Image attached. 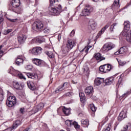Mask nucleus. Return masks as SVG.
I'll use <instances>...</instances> for the list:
<instances>
[{
  "mask_svg": "<svg viewBox=\"0 0 131 131\" xmlns=\"http://www.w3.org/2000/svg\"><path fill=\"white\" fill-rule=\"evenodd\" d=\"M103 131H110V128L108 126L106 129H104Z\"/></svg>",
  "mask_w": 131,
  "mask_h": 131,
  "instance_id": "13d9d810",
  "label": "nucleus"
},
{
  "mask_svg": "<svg viewBox=\"0 0 131 131\" xmlns=\"http://www.w3.org/2000/svg\"><path fill=\"white\" fill-rule=\"evenodd\" d=\"M119 54H120V49L115 53V55H119Z\"/></svg>",
  "mask_w": 131,
  "mask_h": 131,
  "instance_id": "6e6d98bb",
  "label": "nucleus"
},
{
  "mask_svg": "<svg viewBox=\"0 0 131 131\" xmlns=\"http://www.w3.org/2000/svg\"><path fill=\"white\" fill-rule=\"evenodd\" d=\"M93 93H94V88L92 86H88L85 89V94L87 95H93Z\"/></svg>",
  "mask_w": 131,
  "mask_h": 131,
  "instance_id": "f3484780",
  "label": "nucleus"
},
{
  "mask_svg": "<svg viewBox=\"0 0 131 131\" xmlns=\"http://www.w3.org/2000/svg\"><path fill=\"white\" fill-rule=\"evenodd\" d=\"M75 45V42H74V40L72 39H69L67 41V43L66 44V46L69 48L71 50H72L73 49V47H74Z\"/></svg>",
  "mask_w": 131,
  "mask_h": 131,
  "instance_id": "ddd939ff",
  "label": "nucleus"
},
{
  "mask_svg": "<svg viewBox=\"0 0 131 131\" xmlns=\"http://www.w3.org/2000/svg\"><path fill=\"white\" fill-rule=\"evenodd\" d=\"M105 81V79L103 78H96L95 79L94 83L96 85H100L101 83H103Z\"/></svg>",
  "mask_w": 131,
  "mask_h": 131,
  "instance_id": "dca6fc26",
  "label": "nucleus"
},
{
  "mask_svg": "<svg viewBox=\"0 0 131 131\" xmlns=\"http://www.w3.org/2000/svg\"><path fill=\"white\" fill-rule=\"evenodd\" d=\"M3 34L5 35H7V34H9V32H8V31L7 30H5L3 32Z\"/></svg>",
  "mask_w": 131,
  "mask_h": 131,
  "instance_id": "864d4df0",
  "label": "nucleus"
},
{
  "mask_svg": "<svg viewBox=\"0 0 131 131\" xmlns=\"http://www.w3.org/2000/svg\"><path fill=\"white\" fill-rule=\"evenodd\" d=\"M117 26V23H114L113 25L111 26V27L110 28V31L111 32H113L114 31V29H115V27Z\"/></svg>",
  "mask_w": 131,
  "mask_h": 131,
  "instance_id": "7c9ffc66",
  "label": "nucleus"
},
{
  "mask_svg": "<svg viewBox=\"0 0 131 131\" xmlns=\"http://www.w3.org/2000/svg\"><path fill=\"white\" fill-rule=\"evenodd\" d=\"M50 29L49 28H45L43 27V29L42 30L44 33H50Z\"/></svg>",
  "mask_w": 131,
  "mask_h": 131,
  "instance_id": "f704fd0d",
  "label": "nucleus"
},
{
  "mask_svg": "<svg viewBox=\"0 0 131 131\" xmlns=\"http://www.w3.org/2000/svg\"><path fill=\"white\" fill-rule=\"evenodd\" d=\"M113 81H114V78L111 77V78H110L108 79H106L105 80V83L107 85H110V84H111V83H113Z\"/></svg>",
  "mask_w": 131,
  "mask_h": 131,
  "instance_id": "cd10ccee",
  "label": "nucleus"
},
{
  "mask_svg": "<svg viewBox=\"0 0 131 131\" xmlns=\"http://www.w3.org/2000/svg\"><path fill=\"white\" fill-rule=\"evenodd\" d=\"M74 34H75V30H73L70 33V36L72 37L73 36H74Z\"/></svg>",
  "mask_w": 131,
  "mask_h": 131,
  "instance_id": "09e8293b",
  "label": "nucleus"
},
{
  "mask_svg": "<svg viewBox=\"0 0 131 131\" xmlns=\"http://www.w3.org/2000/svg\"><path fill=\"white\" fill-rule=\"evenodd\" d=\"M126 113H127V108L124 107L122 111L121 112L119 117H118V120L121 121V120L124 119V118H126V117H127Z\"/></svg>",
  "mask_w": 131,
  "mask_h": 131,
  "instance_id": "9d476101",
  "label": "nucleus"
},
{
  "mask_svg": "<svg viewBox=\"0 0 131 131\" xmlns=\"http://www.w3.org/2000/svg\"><path fill=\"white\" fill-rule=\"evenodd\" d=\"M42 52V48L40 47H36L33 48L32 50H30V53H31V54L35 56H38V55H40Z\"/></svg>",
  "mask_w": 131,
  "mask_h": 131,
  "instance_id": "1a4fd4ad",
  "label": "nucleus"
},
{
  "mask_svg": "<svg viewBox=\"0 0 131 131\" xmlns=\"http://www.w3.org/2000/svg\"><path fill=\"white\" fill-rule=\"evenodd\" d=\"M25 69L27 70H31V69H32V66H31V65H28V66L25 67Z\"/></svg>",
  "mask_w": 131,
  "mask_h": 131,
  "instance_id": "c03bdc74",
  "label": "nucleus"
},
{
  "mask_svg": "<svg viewBox=\"0 0 131 131\" xmlns=\"http://www.w3.org/2000/svg\"><path fill=\"white\" fill-rule=\"evenodd\" d=\"M16 103H17V99L15 96L10 95L7 98L6 104L8 107H13Z\"/></svg>",
  "mask_w": 131,
  "mask_h": 131,
  "instance_id": "20e7f679",
  "label": "nucleus"
},
{
  "mask_svg": "<svg viewBox=\"0 0 131 131\" xmlns=\"http://www.w3.org/2000/svg\"><path fill=\"white\" fill-rule=\"evenodd\" d=\"M62 112L67 116L69 115L70 114V108H67L64 106L62 108Z\"/></svg>",
  "mask_w": 131,
  "mask_h": 131,
  "instance_id": "a878e982",
  "label": "nucleus"
},
{
  "mask_svg": "<svg viewBox=\"0 0 131 131\" xmlns=\"http://www.w3.org/2000/svg\"><path fill=\"white\" fill-rule=\"evenodd\" d=\"M91 48H92V46H88V47H85L81 51H80V53H83V54H84V56H86V55H88L89 50L90 49H91Z\"/></svg>",
  "mask_w": 131,
  "mask_h": 131,
  "instance_id": "b1692460",
  "label": "nucleus"
},
{
  "mask_svg": "<svg viewBox=\"0 0 131 131\" xmlns=\"http://www.w3.org/2000/svg\"><path fill=\"white\" fill-rule=\"evenodd\" d=\"M66 124L68 126H71V125H74L75 128H79V125L76 121L72 122V120H67L65 122Z\"/></svg>",
  "mask_w": 131,
  "mask_h": 131,
  "instance_id": "9b49d317",
  "label": "nucleus"
},
{
  "mask_svg": "<svg viewBox=\"0 0 131 131\" xmlns=\"http://www.w3.org/2000/svg\"><path fill=\"white\" fill-rule=\"evenodd\" d=\"M61 37H62V35H61V34H59L58 35V40H59V41L61 40Z\"/></svg>",
  "mask_w": 131,
  "mask_h": 131,
  "instance_id": "603ef678",
  "label": "nucleus"
},
{
  "mask_svg": "<svg viewBox=\"0 0 131 131\" xmlns=\"http://www.w3.org/2000/svg\"><path fill=\"white\" fill-rule=\"evenodd\" d=\"M3 49V45L0 46V50H2Z\"/></svg>",
  "mask_w": 131,
  "mask_h": 131,
  "instance_id": "338daca9",
  "label": "nucleus"
},
{
  "mask_svg": "<svg viewBox=\"0 0 131 131\" xmlns=\"http://www.w3.org/2000/svg\"><path fill=\"white\" fill-rule=\"evenodd\" d=\"M72 83H76V82H74V81H72Z\"/></svg>",
  "mask_w": 131,
  "mask_h": 131,
  "instance_id": "774afa93",
  "label": "nucleus"
},
{
  "mask_svg": "<svg viewBox=\"0 0 131 131\" xmlns=\"http://www.w3.org/2000/svg\"><path fill=\"white\" fill-rule=\"evenodd\" d=\"M112 66L110 64H106L99 67V71L102 73H107L111 71Z\"/></svg>",
  "mask_w": 131,
  "mask_h": 131,
  "instance_id": "0eeeda50",
  "label": "nucleus"
},
{
  "mask_svg": "<svg viewBox=\"0 0 131 131\" xmlns=\"http://www.w3.org/2000/svg\"><path fill=\"white\" fill-rule=\"evenodd\" d=\"M14 85H15L16 89H18L20 86V85L19 84V83L18 82H15L14 83Z\"/></svg>",
  "mask_w": 131,
  "mask_h": 131,
  "instance_id": "de8ad7c7",
  "label": "nucleus"
},
{
  "mask_svg": "<svg viewBox=\"0 0 131 131\" xmlns=\"http://www.w3.org/2000/svg\"><path fill=\"white\" fill-rule=\"evenodd\" d=\"M61 52L62 54H68L70 50H71L69 47H68L67 45H63L61 47Z\"/></svg>",
  "mask_w": 131,
  "mask_h": 131,
  "instance_id": "4468645a",
  "label": "nucleus"
},
{
  "mask_svg": "<svg viewBox=\"0 0 131 131\" xmlns=\"http://www.w3.org/2000/svg\"><path fill=\"white\" fill-rule=\"evenodd\" d=\"M32 28L34 30L42 31L43 30V23L40 20L36 21L33 23Z\"/></svg>",
  "mask_w": 131,
  "mask_h": 131,
  "instance_id": "f03ea898",
  "label": "nucleus"
},
{
  "mask_svg": "<svg viewBox=\"0 0 131 131\" xmlns=\"http://www.w3.org/2000/svg\"><path fill=\"white\" fill-rule=\"evenodd\" d=\"M128 95H129V92L126 91L125 93H124V94L122 95V96H121V98H124V99H125V98H126V97H127Z\"/></svg>",
  "mask_w": 131,
  "mask_h": 131,
  "instance_id": "4c0bfd02",
  "label": "nucleus"
},
{
  "mask_svg": "<svg viewBox=\"0 0 131 131\" xmlns=\"http://www.w3.org/2000/svg\"><path fill=\"white\" fill-rule=\"evenodd\" d=\"M127 71L129 72H131V67L127 69Z\"/></svg>",
  "mask_w": 131,
  "mask_h": 131,
  "instance_id": "0e129e2a",
  "label": "nucleus"
},
{
  "mask_svg": "<svg viewBox=\"0 0 131 131\" xmlns=\"http://www.w3.org/2000/svg\"><path fill=\"white\" fill-rule=\"evenodd\" d=\"M109 28V25H106L103 28L106 30Z\"/></svg>",
  "mask_w": 131,
  "mask_h": 131,
  "instance_id": "5fc2aeb1",
  "label": "nucleus"
},
{
  "mask_svg": "<svg viewBox=\"0 0 131 131\" xmlns=\"http://www.w3.org/2000/svg\"><path fill=\"white\" fill-rule=\"evenodd\" d=\"M19 111L21 113H23V112H24V108H20Z\"/></svg>",
  "mask_w": 131,
  "mask_h": 131,
  "instance_id": "4d7b16f0",
  "label": "nucleus"
},
{
  "mask_svg": "<svg viewBox=\"0 0 131 131\" xmlns=\"http://www.w3.org/2000/svg\"><path fill=\"white\" fill-rule=\"evenodd\" d=\"M4 21V17L3 16V15L0 14V24Z\"/></svg>",
  "mask_w": 131,
  "mask_h": 131,
  "instance_id": "8fccbe9b",
  "label": "nucleus"
},
{
  "mask_svg": "<svg viewBox=\"0 0 131 131\" xmlns=\"http://www.w3.org/2000/svg\"><path fill=\"white\" fill-rule=\"evenodd\" d=\"M45 54H46V55H47V56H48L49 58H51V59H53V58L55 57V56L54 55V54H53V52L51 51H46L45 52Z\"/></svg>",
  "mask_w": 131,
  "mask_h": 131,
  "instance_id": "c756f323",
  "label": "nucleus"
},
{
  "mask_svg": "<svg viewBox=\"0 0 131 131\" xmlns=\"http://www.w3.org/2000/svg\"><path fill=\"white\" fill-rule=\"evenodd\" d=\"M84 73L86 75L90 74V71H89V68H86V69H84Z\"/></svg>",
  "mask_w": 131,
  "mask_h": 131,
  "instance_id": "a19ab883",
  "label": "nucleus"
},
{
  "mask_svg": "<svg viewBox=\"0 0 131 131\" xmlns=\"http://www.w3.org/2000/svg\"><path fill=\"white\" fill-rule=\"evenodd\" d=\"M49 11L54 16H58L62 12V6L58 5L57 7H50Z\"/></svg>",
  "mask_w": 131,
  "mask_h": 131,
  "instance_id": "39448f33",
  "label": "nucleus"
},
{
  "mask_svg": "<svg viewBox=\"0 0 131 131\" xmlns=\"http://www.w3.org/2000/svg\"><path fill=\"white\" fill-rule=\"evenodd\" d=\"M15 63L17 65L19 66V65H22L23 64V59L22 58L21 56H19L17 57Z\"/></svg>",
  "mask_w": 131,
  "mask_h": 131,
  "instance_id": "5701e85b",
  "label": "nucleus"
},
{
  "mask_svg": "<svg viewBox=\"0 0 131 131\" xmlns=\"http://www.w3.org/2000/svg\"><path fill=\"white\" fill-rule=\"evenodd\" d=\"M79 96L80 97L81 102L84 103L85 101V96L84 95V93L83 92H81L79 94Z\"/></svg>",
  "mask_w": 131,
  "mask_h": 131,
  "instance_id": "bb28decb",
  "label": "nucleus"
},
{
  "mask_svg": "<svg viewBox=\"0 0 131 131\" xmlns=\"http://www.w3.org/2000/svg\"><path fill=\"white\" fill-rule=\"evenodd\" d=\"M105 31H106V30L103 28L98 33V36H101V34H103Z\"/></svg>",
  "mask_w": 131,
  "mask_h": 131,
  "instance_id": "58836bf2",
  "label": "nucleus"
},
{
  "mask_svg": "<svg viewBox=\"0 0 131 131\" xmlns=\"http://www.w3.org/2000/svg\"><path fill=\"white\" fill-rule=\"evenodd\" d=\"M27 85L31 91H35L36 90V87L33 81H28L27 82Z\"/></svg>",
  "mask_w": 131,
  "mask_h": 131,
  "instance_id": "2eb2a0df",
  "label": "nucleus"
},
{
  "mask_svg": "<svg viewBox=\"0 0 131 131\" xmlns=\"http://www.w3.org/2000/svg\"><path fill=\"white\" fill-rule=\"evenodd\" d=\"M11 6L9 8L10 11H15L16 8H18L20 5V0H12L11 3Z\"/></svg>",
  "mask_w": 131,
  "mask_h": 131,
  "instance_id": "6e6552de",
  "label": "nucleus"
},
{
  "mask_svg": "<svg viewBox=\"0 0 131 131\" xmlns=\"http://www.w3.org/2000/svg\"><path fill=\"white\" fill-rule=\"evenodd\" d=\"M81 123L84 127H88L89 126V125L90 123H89V120L88 119H85V120H82L81 121Z\"/></svg>",
  "mask_w": 131,
  "mask_h": 131,
  "instance_id": "c85d7f7f",
  "label": "nucleus"
},
{
  "mask_svg": "<svg viewBox=\"0 0 131 131\" xmlns=\"http://www.w3.org/2000/svg\"><path fill=\"white\" fill-rule=\"evenodd\" d=\"M26 75L29 78H31L32 79H37V78H38V76L36 74L27 73Z\"/></svg>",
  "mask_w": 131,
  "mask_h": 131,
  "instance_id": "4be33fe9",
  "label": "nucleus"
},
{
  "mask_svg": "<svg viewBox=\"0 0 131 131\" xmlns=\"http://www.w3.org/2000/svg\"><path fill=\"white\" fill-rule=\"evenodd\" d=\"M96 26H97V25H96V24H95V23H94L93 24H92V25H91V27L92 29H93V30L94 29H95V28H96Z\"/></svg>",
  "mask_w": 131,
  "mask_h": 131,
  "instance_id": "49530a36",
  "label": "nucleus"
},
{
  "mask_svg": "<svg viewBox=\"0 0 131 131\" xmlns=\"http://www.w3.org/2000/svg\"><path fill=\"white\" fill-rule=\"evenodd\" d=\"M18 76L20 79H25V80L26 79V78L22 74H18Z\"/></svg>",
  "mask_w": 131,
  "mask_h": 131,
  "instance_id": "37998d69",
  "label": "nucleus"
},
{
  "mask_svg": "<svg viewBox=\"0 0 131 131\" xmlns=\"http://www.w3.org/2000/svg\"><path fill=\"white\" fill-rule=\"evenodd\" d=\"M0 54H4V51L0 50Z\"/></svg>",
  "mask_w": 131,
  "mask_h": 131,
  "instance_id": "69168bd1",
  "label": "nucleus"
},
{
  "mask_svg": "<svg viewBox=\"0 0 131 131\" xmlns=\"http://www.w3.org/2000/svg\"><path fill=\"white\" fill-rule=\"evenodd\" d=\"M32 62L34 64H35V65H37V66L41 67V66L42 65L43 61L41 59H37V58H34L32 60Z\"/></svg>",
  "mask_w": 131,
  "mask_h": 131,
  "instance_id": "412c9836",
  "label": "nucleus"
},
{
  "mask_svg": "<svg viewBox=\"0 0 131 131\" xmlns=\"http://www.w3.org/2000/svg\"><path fill=\"white\" fill-rule=\"evenodd\" d=\"M50 5L51 6H53L54 4H58V0H49Z\"/></svg>",
  "mask_w": 131,
  "mask_h": 131,
  "instance_id": "e433bc0d",
  "label": "nucleus"
},
{
  "mask_svg": "<svg viewBox=\"0 0 131 131\" xmlns=\"http://www.w3.org/2000/svg\"><path fill=\"white\" fill-rule=\"evenodd\" d=\"M4 100V94H3V91L1 90L0 91V102L3 101Z\"/></svg>",
  "mask_w": 131,
  "mask_h": 131,
  "instance_id": "ea45409f",
  "label": "nucleus"
},
{
  "mask_svg": "<svg viewBox=\"0 0 131 131\" xmlns=\"http://www.w3.org/2000/svg\"><path fill=\"white\" fill-rule=\"evenodd\" d=\"M46 41V39L40 37L37 38V42H39V43H42V42H45Z\"/></svg>",
  "mask_w": 131,
  "mask_h": 131,
  "instance_id": "473e14b6",
  "label": "nucleus"
},
{
  "mask_svg": "<svg viewBox=\"0 0 131 131\" xmlns=\"http://www.w3.org/2000/svg\"><path fill=\"white\" fill-rule=\"evenodd\" d=\"M90 108L92 111H93V112H95V111L97 110V108H96V107H95V105H94V104L90 105Z\"/></svg>",
  "mask_w": 131,
  "mask_h": 131,
  "instance_id": "79ce46f5",
  "label": "nucleus"
},
{
  "mask_svg": "<svg viewBox=\"0 0 131 131\" xmlns=\"http://www.w3.org/2000/svg\"><path fill=\"white\" fill-rule=\"evenodd\" d=\"M8 19L10 21V22H16L17 21V19H11V18H8Z\"/></svg>",
  "mask_w": 131,
  "mask_h": 131,
  "instance_id": "3c124183",
  "label": "nucleus"
},
{
  "mask_svg": "<svg viewBox=\"0 0 131 131\" xmlns=\"http://www.w3.org/2000/svg\"><path fill=\"white\" fill-rule=\"evenodd\" d=\"M64 86H67V83H64L62 86H59L55 91V93H59V92H61V91H63L65 89Z\"/></svg>",
  "mask_w": 131,
  "mask_h": 131,
  "instance_id": "393cba45",
  "label": "nucleus"
},
{
  "mask_svg": "<svg viewBox=\"0 0 131 131\" xmlns=\"http://www.w3.org/2000/svg\"><path fill=\"white\" fill-rule=\"evenodd\" d=\"M118 62L119 63V65H120V66H124V65H125V64H126V62L122 61L121 60H118Z\"/></svg>",
  "mask_w": 131,
  "mask_h": 131,
  "instance_id": "c9c22d12",
  "label": "nucleus"
},
{
  "mask_svg": "<svg viewBox=\"0 0 131 131\" xmlns=\"http://www.w3.org/2000/svg\"><path fill=\"white\" fill-rule=\"evenodd\" d=\"M114 48H115V45L112 42H108L103 46L101 49V51L103 52V53H107V52H109V51L114 49Z\"/></svg>",
  "mask_w": 131,
  "mask_h": 131,
  "instance_id": "423d86ee",
  "label": "nucleus"
},
{
  "mask_svg": "<svg viewBox=\"0 0 131 131\" xmlns=\"http://www.w3.org/2000/svg\"><path fill=\"white\" fill-rule=\"evenodd\" d=\"M128 125V126L129 127L131 126V123L130 122L128 123L127 125Z\"/></svg>",
  "mask_w": 131,
  "mask_h": 131,
  "instance_id": "680f3d73",
  "label": "nucleus"
},
{
  "mask_svg": "<svg viewBox=\"0 0 131 131\" xmlns=\"http://www.w3.org/2000/svg\"><path fill=\"white\" fill-rule=\"evenodd\" d=\"M7 30V32H8V33H10V32H12V29H8Z\"/></svg>",
  "mask_w": 131,
  "mask_h": 131,
  "instance_id": "052dcab7",
  "label": "nucleus"
},
{
  "mask_svg": "<svg viewBox=\"0 0 131 131\" xmlns=\"http://www.w3.org/2000/svg\"><path fill=\"white\" fill-rule=\"evenodd\" d=\"M112 7H117V8H119V0H115Z\"/></svg>",
  "mask_w": 131,
  "mask_h": 131,
  "instance_id": "72a5a7b5",
  "label": "nucleus"
},
{
  "mask_svg": "<svg viewBox=\"0 0 131 131\" xmlns=\"http://www.w3.org/2000/svg\"><path fill=\"white\" fill-rule=\"evenodd\" d=\"M127 128H128V125H126L123 127V128L121 129V131H127Z\"/></svg>",
  "mask_w": 131,
  "mask_h": 131,
  "instance_id": "a18cd8bd",
  "label": "nucleus"
},
{
  "mask_svg": "<svg viewBox=\"0 0 131 131\" xmlns=\"http://www.w3.org/2000/svg\"><path fill=\"white\" fill-rule=\"evenodd\" d=\"M124 30L121 33L123 36H126L128 35V31L130 29V23L129 21H125L124 22Z\"/></svg>",
  "mask_w": 131,
  "mask_h": 131,
  "instance_id": "7ed1b4c3",
  "label": "nucleus"
},
{
  "mask_svg": "<svg viewBox=\"0 0 131 131\" xmlns=\"http://www.w3.org/2000/svg\"><path fill=\"white\" fill-rule=\"evenodd\" d=\"M126 52H127V48L125 47H122L120 49V54H124V53H126Z\"/></svg>",
  "mask_w": 131,
  "mask_h": 131,
  "instance_id": "2f4dec72",
  "label": "nucleus"
},
{
  "mask_svg": "<svg viewBox=\"0 0 131 131\" xmlns=\"http://www.w3.org/2000/svg\"><path fill=\"white\" fill-rule=\"evenodd\" d=\"M95 58L98 62H101L103 60H105V57L102 56V54L100 53H97L95 55Z\"/></svg>",
  "mask_w": 131,
  "mask_h": 131,
  "instance_id": "a211bd4d",
  "label": "nucleus"
},
{
  "mask_svg": "<svg viewBox=\"0 0 131 131\" xmlns=\"http://www.w3.org/2000/svg\"><path fill=\"white\" fill-rule=\"evenodd\" d=\"M100 0H92L93 2H94L95 3H98V1Z\"/></svg>",
  "mask_w": 131,
  "mask_h": 131,
  "instance_id": "e2e57ef3",
  "label": "nucleus"
},
{
  "mask_svg": "<svg viewBox=\"0 0 131 131\" xmlns=\"http://www.w3.org/2000/svg\"><path fill=\"white\" fill-rule=\"evenodd\" d=\"M42 108H43V103H41L38 105L35 106L33 109V111H34V113H36V112H38V111L41 110Z\"/></svg>",
  "mask_w": 131,
  "mask_h": 131,
  "instance_id": "6ab92c4d",
  "label": "nucleus"
},
{
  "mask_svg": "<svg viewBox=\"0 0 131 131\" xmlns=\"http://www.w3.org/2000/svg\"><path fill=\"white\" fill-rule=\"evenodd\" d=\"M26 35H22L17 37L18 41L19 43H24L25 40H26Z\"/></svg>",
  "mask_w": 131,
  "mask_h": 131,
  "instance_id": "aec40b11",
  "label": "nucleus"
},
{
  "mask_svg": "<svg viewBox=\"0 0 131 131\" xmlns=\"http://www.w3.org/2000/svg\"><path fill=\"white\" fill-rule=\"evenodd\" d=\"M93 7L91 6L86 5L85 6L84 9L81 12L80 16H83L84 17L89 16L92 12H93Z\"/></svg>",
  "mask_w": 131,
  "mask_h": 131,
  "instance_id": "f257e3e1",
  "label": "nucleus"
},
{
  "mask_svg": "<svg viewBox=\"0 0 131 131\" xmlns=\"http://www.w3.org/2000/svg\"><path fill=\"white\" fill-rule=\"evenodd\" d=\"M72 95V92H69L67 93V96H71Z\"/></svg>",
  "mask_w": 131,
  "mask_h": 131,
  "instance_id": "bf43d9fd",
  "label": "nucleus"
},
{
  "mask_svg": "<svg viewBox=\"0 0 131 131\" xmlns=\"http://www.w3.org/2000/svg\"><path fill=\"white\" fill-rule=\"evenodd\" d=\"M20 124V121H16L12 125V127H9L5 130V131H12L13 129H16Z\"/></svg>",
  "mask_w": 131,
  "mask_h": 131,
  "instance_id": "f8f14e48",
  "label": "nucleus"
}]
</instances>
